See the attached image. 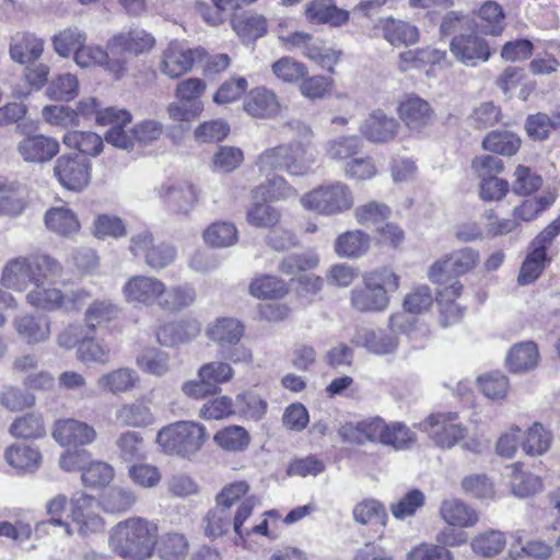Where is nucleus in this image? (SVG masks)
Masks as SVG:
<instances>
[{
    "label": "nucleus",
    "instance_id": "obj_49",
    "mask_svg": "<svg viewBox=\"0 0 560 560\" xmlns=\"http://www.w3.org/2000/svg\"><path fill=\"white\" fill-rule=\"evenodd\" d=\"M113 45L126 51L140 55L150 51L155 45V38L143 30H131L113 38Z\"/></svg>",
    "mask_w": 560,
    "mask_h": 560
},
{
    "label": "nucleus",
    "instance_id": "obj_29",
    "mask_svg": "<svg viewBox=\"0 0 560 560\" xmlns=\"http://www.w3.org/2000/svg\"><path fill=\"white\" fill-rule=\"evenodd\" d=\"M305 18L312 23L340 26L348 22L349 12L337 8L335 0H312L305 7Z\"/></svg>",
    "mask_w": 560,
    "mask_h": 560
},
{
    "label": "nucleus",
    "instance_id": "obj_43",
    "mask_svg": "<svg viewBox=\"0 0 560 560\" xmlns=\"http://www.w3.org/2000/svg\"><path fill=\"white\" fill-rule=\"evenodd\" d=\"M80 92L79 80L75 74L66 72L55 75L48 83L46 96L52 101L69 102Z\"/></svg>",
    "mask_w": 560,
    "mask_h": 560
},
{
    "label": "nucleus",
    "instance_id": "obj_17",
    "mask_svg": "<svg viewBox=\"0 0 560 560\" xmlns=\"http://www.w3.org/2000/svg\"><path fill=\"white\" fill-rule=\"evenodd\" d=\"M397 114L405 126L415 132H420L434 121V110L431 105L417 95H409L402 100Z\"/></svg>",
    "mask_w": 560,
    "mask_h": 560
},
{
    "label": "nucleus",
    "instance_id": "obj_6",
    "mask_svg": "<svg viewBox=\"0 0 560 560\" xmlns=\"http://www.w3.org/2000/svg\"><path fill=\"white\" fill-rule=\"evenodd\" d=\"M419 429L427 432L433 443L443 450H451L468 434V428L459 421L457 412L431 415L419 423Z\"/></svg>",
    "mask_w": 560,
    "mask_h": 560
},
{
    "label": "nucleus",
    "instance_id": "obj_39",
    "mask_svg": "<svg viewBox=\"0 0 560 560\" xmlns=\"http://www.w3.org/2000/svg\"><path fill=\"white\" fill-rule=\"evenodd\" d=\"M45 283H38L28 290L25 295L26 302L31 306L46 312L62 311L63 291L55 287H46Z\"/></svg>",
    "mask_w": 560,
    "mask_h": 560
},
{
    "label": "nucleus",
    "instance_id": "obj_42",
    "mask_svg": "<svg viewBox=\"0 0 560 560\" xmlns=\"http://www.w3.org/2000/svg\"><path fill=\"white\" fill-rule=\"evenodd\" d=\"M137 502V495L131 489L112 487L100 497L98 504L106 513H122L130 510Z\"/></svg>",
    "mask_w": 560,
    "mask_h": 560
},
{
    "label": "nucleus",
    "instance_id": "obj_45",
    "mask_svg": "<svg viewBox=\"0 0 560 560\" xmlns=\"http://www.w3.org/2000/svg\"><path fill=\"white\" fill-rule=\"evenodd\" d=\"M214 443L228 452H243L250 443L248 431L241 425H228L213 436Z\"/></svg>",
    "mask_w": 560,
    "mask_h": 560
},
{
    "label": "nucleus",
    "instance_id": "obj_59",
    "mask_svg": "<svg viewBox=\"0 0 560 560\" xmlns=\"http://www.w3.org/2000/svg\"><path fill=\"white\" fill-rule=\"evenodd\" d=\"M234 31L244 39L253 40L265 35L267 31L266 19L258 14H243L232 22Z\"/></svg>",
    "mask_w": 560,
    "mask_h": 560
},
{
    "label": "nucleus",
    "instance_id": "obj_27",
    "mask_svg": "<svg viewBox=\"0 0 560 560\" xmlns=\"http://www.w3.org/2000/svg\"><path fill=\"white\" fill-rule=\"evenodd\" d=\"M115 417L119 424L131 428H147L155 422L150 401L145 397L122 404L117 409Z\"/></svg>",
    "mask_w": 560,
    "mask_h": 560
},
{
    "label": "nucleus",
    "instance_id": "obj_23",
    "mask_svg": "<svg viewBox=\"0 0 560 560\" xmlns=\"http://www.w3.org/2000/svg\"><path fill=\"white\" fill-rule=\"evenodd\" d=\"M351 341L375 355L393 354L399 345L398 338L393 334L366 327L358 328Z\"/></svg>",
    "mask_w": 560,
    "mask_h": 560
},
{
    "label": "nucleus",
    "instance_id": "obj_53",
    "mask_svg": "<svg viewBox=\"0 0 560 560\" xmlns=\"http://www.w3.org/2000/svg\"><path fill=\"white\" fill-rule=\"evenodd\" d=\"M506 545V537L503 532L489 529L475 536L470 542L475 553L491 558L500 553Z\"/></svg>",
    "mask_w": 560,
    "mask_h": 560
},
{
    "label": "nucleus",
    "instance_id": "obj_8",
    "mask_svg": "<svg viewBox=\"0 0 560 560\" xmlns=\"http://www.w3.org/2000/svg\"><path fill=\"white\" fill-rule=\"evenodd\" d=\"M290 127L296 131L303 141L285 143L288 149L285 156L287 173L291 176H305L311 173L316 160L314 152L307 143L312 137V130L300 121L291 122Z\"/></svg>",
    "mask_w": 560,
    "mask_h": 560
},
{
    "label": "nucleus",
    "instance_id": "obj_14",
    "mask_svg": "<svg viewBox=\"0 0 560 560\" xmlns=\"http://www.w3.org/2000/svg\"><path fill=\"white\" fill-rule=\"evenodd\" d=\"M164 290V282L155 277L133 276L122 285V295L130 304L158 305Z\"/></svg>",
    "mask_w": 560,
    "mask_h": 560
},
{
    "label": "nucleus",
    "instance_id": "obj_25",
    "mask_svg": "<svg viewBox=\"0 0 560 560\" xmlns=\"http://www.w3.org/2000/svg\"><path fill=\"white\" fill-rule=\"evenodd\" d=\"M503 478L511 488V492L518 498H527L542 490V480L522 469L521 463L509 465L504 469Z\"/></svg>",
    "mask_w": 560,
    "mask_h": 560
},
{
    "label": "nucleus",
    "instance_id": "obj_47",
    "mask_svg": "<svg viewBox=\"0 0 560 560\" xmlns=\"http://www.w3.org/2000/svg\"><path fill=\"white\" fill-rule=\"evenodd\" d=\"M199 332L200 325L196 320H191L166 326L156 332V337L161 345L172 347L178 342L192 340Z\"/></svg>",
    "mask_w": 560,
    "mask_h": 560
},
{
    "label": "nucleus",
    "instance_id": "obj_24",
    "mask_svg": "<svg viewBox=\"0 0 560 560\" xmlns=\"http://www.w3.org/2000/svg\"><path fill=\"white\" fill-rule=\"evenodd\" d=\"M140 382L138 372L131 368H118L101 374L96 387L103 394L120 395L137 388Z\"/></svg>",
    "mask_w": 560,
    "mask_h": 560
},
{
    "label": "nucleus",
    "instance_id": "obj_4",
    "mask_svg": "<svg viewBox=\"0 0 560 560\" xmlns=\"http://www.w3.org/2000/svg\"><path fill=\"white\" fill-rule=\"evenodd\" d=\"M303 209L324 217H334L351 210L354 195L350 186L336 180L318 185L300 198Z\"/></svg>",
    "mask_w": 560,
    "mask_h": 560
},
{
    "label": "nucleus",
    "instance_id": "obj_7",
    "mask_svg": "<svg viewBox=\"0 0 560 560\" xmlns=\"http://www.w3.org/2000/svg\"><path fill=\"white\" fill-rule=\"evenodd\" d=\"M205 54L201 47H190L184 42L173 40L162 51L158 69L172 80L178 79L190 72L195 63L203 59Z\"/></svg>",
    "mask_w": 560,
    "mask_h": 560
},
{
    "label": "nucleus",
    "instance_id": "obj_44",
    "mask_svg": "<svg viewBox=\"0 0 560 560\" xmlns=\"http://www.w3.org/2000/svg\"><path fill=\"white\" fill-rule=\"evenodd\" d=\"M62 142L70 149L92 156L98 155L104 148L102 137L92 131H69L63 136Z\"/></svg>",
    "mask_w": 560,
    "mask_h": 560
},
{
    "label": "nucleus",
    "instance_id": "obj_48",
    "mask_svg": "<svg viewBox=\"0 0 560 560\" xmlns=\"http://www.w3.org/2000/svg\"><path fill=\"white\" fill-rule=\"evenodd\" d=\"M520 145L521 139L509 130L491 131L482 140V148L486 151L508 156L515 154Z\"/></svg>",
    "mask_w": 560,
    "mask_h": 560
},
{
    "label": "nucleus",
    "instance_id": "obj_16",
    "mask_svg": "<svg viewBox=\"0 0 560 560\" xmlns=\"http://www.w3.org/2000/svg\"><path fill=\"white\" fill-rule=\"evenodd\" d=\"M30 189L18 179H0V217L18 218L28 206Z\"/></svg>",
    "mask_w": 560,
    "mask_h": 560
},
{
    "label": "nucleus",
    "instance_id": "obj_52",
    "mask_svg": "<svg viewBox=\"0 0 560 560\" xmlns=\"http://www.w3.org/2000/svg\"><path fill=\"white\" fill-rule=\"evenodd\" d=\"M234 369L231 364L223 361H211L202 364L197 373L198 377L203 380L209 387L217 394L220 390L219 385L229 383L234 376Z\"/></svg>",
    "mask_w": 560,
    "mask_h": 560
},
{
    "label": "nucleus",
    "instance_id": "obj_5",
    "mask_svg": "<svg viewBox=\"0 0 560 560\" xmlns=\"http://www.w3.org/2000/svg\"><path fill=\"white\" fill-rule=\"evenodd\" d=\"M207 440L203 424L195 421H178L161 429L156 442L171 455L191 457L197 454Z\"/></svg>",
    "mask_w": 560,
    "mask_h": 560
},
{
    "label": "nucleus",
    "instance_id": "obj_33",
    "mask_svg": "<svg viewBox=\"0 0 560 560\" xmlns=\"http://www.w3.org/2000/svg\"><path fill=\"white\" fill-rule=\"evenodd\" d=\"M244 110L255 118H270L279 110V102L273 92L258 88L249 92L244 101Z\"/></svg>",
    "mask_w": 560,
    "mask_h": 560
},
{
    "label": "nucleus",
    "instance_id": "obj_56",
    "mask_svg": "<svg viewBox=\"0 0 560 560\" xmlns=\"http://www.w3.org/2000/svg\"><path fill=\"white\" fill-rule=\"evenodd\" d=\"M480 27L488 35L499 36L505 27V15L501 5L494 1L485 2L478 12Z\"/></svg>",
    "mask_w": 560,
    "mask_h": 560
},
{
    "label": "nucleus",
    "instance_id": "obj_31",
    "mask_svg": "<svg viewBox=\"0 0 560 560\" xmlns=\"http://www.w3.org/2000/svg\"><path fill=\"white\" fill-rule=\"evenodd\" d=\"M384 38L393 46H409L418 43L419 31L415 25L394 18L380 20Z\"/></svg>",
    "mask_w": 560,
    "mask_h": 560
},
{
    "label": "nucleus",
    "instance_id": "obj_62",
    "mask_svg": "<svg viewBox=\"0 0 560 560\" xmlns=\"http://www.w3.org/2000/svg\"><path fill=\"white\" fill-rule=\"evenodd\" d=\"M288 149L285 144H280L269 148L261 152L256 161L259 173L267 177L276 171L287 172V156Z\"/></svg>",
    "mask_w": 560,
    "mask_h": 560
},
{
    "label": "nucleus",
    "instance_id": "obj_41",
    "mask_svg": "<svg viewBox=\"0 0 560 560\" xmlns=\"http://www.w3.org/2000/svg\"><path fill=\"white\" fill-rule=\"evenodd\" d=\"M112 350L103 339L85 336L77 348V358L82 363L105 365L110 361Z\"/></svg>",
    "mask_w": 560,
    "mask_h": 560
},
{
    "label": "nucleus",
    "instance_id": "obj_1",
    "mask_svg": "<svg viewBox=\"0 0 560 560\" xmlns=\"http://www.w3.org/2000/svg\"><path fill=\"white\" fill-rule=\"evenodd\" d=\"M158 526L143 517H128L108 533V547L124 560H145L158 544Z\"/></svg>",
    "mask_w": 560,
    "mask_h": 560
},
{
    "label": "nucleus",
    "instance_id": "obj_3",
    "mask_svg": "<svg viewBox=\"0 0 560 560\" xmlns=\"http://www.w3.org/2000/svg\"><path fill=\"white\" fill-rule=\"evenodd\" d=\"M399 288V277L388 267L362 276V283L350 292V305L361 313H378L389 305V292Z\"/></svg>",
    "mask_w": 560,
    "mask_h": 560
},
{
    "label": "nucleus",
    "instance_id": "obj_34",
    "mask_svg": "<svg viewBox=\"0 0 560 560\" xmlns=\"http://www.w3.org/2000/svg\"><path fill=\"white\" fill-rule=\"evenodd\" d=\"M440 515L453 527H471L478 522L477 512L459 499L444 500L440 506Z\"/></svg>",
    "mask_w": 560,
    "mask_h": 560
},
{
    "label": "nucleus",
    "instance_id": "obj_54",
    "mask_svg": "<svg viewBox=\"0 0 560 560\" xmlns=\"http://www.w3.org/2000/svg\"><path fill=\"white\" fill-rule=\"evenodd\" d=\"M86 42V34L78 27H68L51 38V44L56 54L62 58H68L71 54L80 49Z\"/></svg>",
    "mask_w": 560,
    "mask_h": 560
},
{
    "label": "nucleus",
    "instance_id": "obj_11",
    "mask_svg": "<svg viewBox=\"0 0 560 560\" xmlns=\"http://www.w3.org/2000/svg\"><path fill=\"white\" fill-rule=\"evenodd\" d=\"M160 199L168 209L177 214L189 215L196 207L200 190L189 182H165L155 188Z\"/></svg>",
    "mask_w": 560,
    "mask_h": 560
},
{
    "label": "nucleus",
    "instance_id": "obj_38",
    "mask_svg": "<svg viewBox=\"0 0 560 560\" xmlns=\"http://www.w3.org/2000/svg\"><path fill=\"white\" fill-rule=\"evenodd\" d=\"M370 236L360 231L353 230L340 234L335 241V253L341 258H359L370 248Z\"/></svg>",
    "mask_w": 560,
    "mask_h": 560
},
{
    "label": "nucleus",
    "instance_id": "obj_32",
    "mask_svg": "<svg viewBox=\"0 0 560 560\" xmlns=\"http://www.w3.org/2000/svg\"><path fill=\"white\" fill-rule=\"evenodd\" d=\"M4 459L19 474L33 472L39 468L42 455L33 446L16 443L5 450Z\"/></svg>",
    "mask_w": 560,
    "mask_h": 560
},
{
    "label": "nucleus",
    "instance_id": "obj_15",
    "mask_svg": "<svg viewBox=\"0 0 560 560\" xmlns=\"http://www.w3.org/2000/svg\"><path fill=\"white\" fill-rule=\"evenodd\" d=\"M54 174L69 190L80 191L90 182V166L78 156L63 154L55 163Z\"/></svg>",
    "mask_w": 560,
    "mask_h": 560
},
{
    "label": "nucleus",
    "instance_id": "obj_63",
    "mask_svg": "<svg viewBox=\"0 0 560 560\" xmlns=\"http://www.w3.org/2000/svg\"><path fill=\"white\" fill-rule=\"evenodd\" d=\"M114 479V468L103 460L90 459L81 476L82 483L89 488L102 487Z\"/></svg>",
    "mask_w": 560,
    "mask_h": 560
},
{
    "label": "nucleus",
    "instance_id": "obj_10",
    "mask_svg": "<svg viewBox=\"0 0 560 560\" xmlns=\"http://www.w3.org/2000/svg\"><path fill=\"white\" fill-rule=\"evenodd\" d=\"M433 303L431 289L427 284L413 288L404 299L405 312L393 314L388 320L392 331L409 334L416 319L411 314H420L428 311Z\"/></svg>",
    "mask_w": 560,
    "mask_h": 560
},
{
    "label": "nucleus",
    "instance_id": "obj_40",
    "mask_svg": "<svg viewBox=\"0 0 560 560\" xmlns=\"http://www.w3.org/2000/svg\"><path fill=\"white\" fill-rule=\"evenodd\" d=\"M257 504H259L258 497L248 495L241 502L234 514L233 529L242 541L252 534L267 535L268 524L266 520L250 528H243V523L252 515Z\"/></svg>",
    "mask_w": 560,
    "mask_h": 560
},
{
    "label": "nucleus",
    "instance_id": "obj_55",
    "mask_svg": "<svg viewBox=\"0 0 560 560\" xmlns=\"http://www.w3.org/2000/svg\"><path fill=\"white\" fill-rule=\"evenodd\" d=\"M280 220V210L266 201H256L252 203L246 211L247 223L255 228L272 229Z\"/></svg>",
    "mask_w": 560,
    "mask_h": 560
},
{
    "label": "nucleus",
    "instance_id": "obj_21",
    "mask_svg": "<svg viewBox=\"0 0 560 560\" xmlns=\"http://www.w3.org/2000/svg\"><path fill=\"white\" fill-rule=\"evenodd\" d=\"M45 40L34 33L16 32L10 37L9 55L19 65L34 63L43 56Z\"/></svg>",
    "mask_w": 560,
    "mask_h": 560
},
{
    "label": "nucleus",
    "instance_id": "obj_28",
    "mask_svg": "<svg viewBox=\"0 0 560 560\" xmlns=\"http://www.w3.org/2000/svg\"><path fill=\"white\" fill-rule=\"evenodd\" d=\"M13 326L19 337L27 343L44 342L50 336V320L43 315L16 316Z\"/></svg>",
    "mask_w": 560,
    "mask_h": 560
},
{
    "label": "nucleus",
    "instance_id": "obj_61",
    "mask_svg": "<svg viewBox=\"0 0 560 560\" xmlns=\"http://www.w3.org/2000/svg\"><path fill=\"white\" fill-rule=\"evenodd\" d=\"M249 292L258 299H280L287 294V288L277 277L260 276L250 282Z\"/></svg>",
    "mask_w": 560,
    "mask_h": 560
},
{
    "label": "nucleus",
    "instance_id": "obj_30",
    "mask_svg": "<svg viewBox=\"0 0 560 560\" xmlns=\"http://www.w3.org/2000/svg\"><path fill=\"white\" fill-rule=\"evenodd\" d=\"M210 340L221 347H230L238 343L244 336L243 324L232 317H221L208 325L206 330Z\"/></svg>",
    "mask_w": 560,
    "mask_h": 560
},
{
    "label": "nucleus",
    "instance_id": "obj_26",
    "mask_svg": "<svg viewBox=\"0 0 560 560\" xmlns=\"http://www.w3.org/2000/svg\"><path fill=\"white\" fill-rule=\"evenodd\" d=\"M540 361L538 347L533 341L515 343L505 357L508 370L513 374H525L535 370Z\"/></svg>",
    "mask_w": 560,
    "mask_h": 560
},
{
    "label": "nucleus",
    "instance_id": "obj_37",
    "mask_svg": "<svg viewBox=\"0 0 560 560\" xmlns=\"http://www.w3.org/2000/svg\"><path fill=\"white\" fill-rule=\"evenodd\" d=\"M195 300L196 291L191 285L185 283L168 288L164 283V290L161 294L158 306L163 311L176 313L192 305Z\"/></svg>",
    "mask_w": 560,
    "mask_h": 560
},
{
    "label": "nucleus",
    "instance_id": "obj_36",
    "mask_svg": "<svg viewBox=\"0 0 560 560\" xmlns=\"http://www.w3.org/2000/svg\"><path fill=\"white\" fill-rule=\"evenodd\" d=\"M296 196L298 190L284 177L279 175H272L252 190L253 199L262 201L288 200Z\"/></svg>",
    "mask_w": 560,
    "mask_h": 560
},
{
    "label": "nucleus",
    "instance_id": "obj_50",
    "mask_svg": "<svg viewBox=\"0 0 560 560\" xmlns=\"http://www.w3.org/2000/svg\"><path fill=\"white\" fill-rule=\"evenodd\" d=\"M119 308L109 300H95L84 313L86 327L94 332L97 326L110 323L117 318Z\"/></svg>",
    "mask_w": 560,
    "mask_h": 560
},
{
    "label": "nucleus",
    "instance_id": "obj_64",
    "mask_svg": "<svg viewBox=\"0 0 560 560\" xmlns=\"http://www.w3.org/2000/svg\"><path fill=\"white\" fill-rule=\"evenodd\" d=\"M10 433L15 438L36 439L45 434V427L40 416L27 413L13 421Z\"/></svg>",
    "mask_w": 560,
    "mask_h": 560
},
{
    "label": "nucleus",
    "instance_id": "obj_60",
    "mask_svg": "<svg viewBox=\"0 0 560 560\" xmlns=\"http://www.w3.org/2000/svg\"><path fill=\"white\" fill-rule=\"evenodd\" d=\"M532 252L526 256L522 264L517 282L526 285L535 281L541 273L547 259L546 252L537 246H532Z\"/></svg>",
    "mask_w": 560,
    "mask_h": 560
},
{
    "label": "nucleus",
    "instance_id": "obj_46",
    "mask_svg": "<svg viewBox=\"0 0 560 560\" xmlns=\"http://www.w3.org/2000/svg\"><path fill=\"white\" fill-rule=\"evenodd\" d=\"M203 241L211 247L224 248L236 244L238 233L231 222L218 221L210 224L202 233Z\"/></svg>",
    "mask_w": 560,
    "mask_h": 560
},
{
    "label": "nucleus",
    "instance_id": "obj_20",
    "mask_svg": "<svg viewBox=\"0 0 560 560\" xmlns=\"http://www.w3.org/2000/svg\"><path fill=\"white\" fill-rule=\"evenodd\" d=\"M71 518L78 525L82 535L97 532L103 528V518L95 513V499L92 495L80 492L75 493L70 501Z\"/></svg>",
    "mask_w": 560,
    "mask_h": 560
},
{
    "label": "nucleus",
    "instance_id": "obj_13",
    "mask_svg": "<svg viewBox=\"0 0 560 560\" xmlns=\"http://www.w3.org/2000/svg\"><path fill=\"white\" fill-rule=\"evenodd\" d=\"M16 153L27 164H44L51 161L60 150L59 141L42 133L25 135L15 147Z\"/></svg>",
    "mask_w": 560,
    "mask_h": 560
},
{
    "label": "nucleus",
    "instance_id": "obj_35",
    "mask_svg": "<svg viewBox=\"0 0 560 560\" xmlns=\"http://www.w3.org/2000/svg\"><path fill=\"white\" fill-rule=\"evenodd\" d=\"M45 224L49 231L65 237H72L81 228L77 214L67 207H54L47 210Z\"/></svg>",
    "mask_w": 560,
    "mask_h": 560
},
{
    "label": "nucleus",
    "instance_id": "obj_58",
    "mask_svg": "<svg viewBox=\"0 0 560 560\" xmlns=\"http://www.w3.org/2000/svg\"><path fill=\"white\" fill-rule=\"evenodd\" d=\"M384 431L386 432L383 435L382 444L392 446L397 451L407 450L417 441L415 432L402 422L386 423Z\"/></svg>",
    "mask_w": 560,
    "mask_h": 560
},
{
    "label": "nucleus",
    "instance_id": "obj_9",
    "mask_svg": "<svg viewBox=\"0 0 560 560\" xmlns=\"http://www.w3.org/2000/svg\"><path fill=\"white\" fill-rule=\"evenodd\" d=\"M450 51L466 67H477L487 62L493 54L488 40L475 32L454 36L450 42Z\"/></svg>",
    "mask_w": 560,
    "mask_h": 560
},
{
    "label": "nucleus",
    "instance_id": "obj_51",
    "mask_svg": "<svg viewBox=\"0 0 560 560\" xmlns=\"http://www.w3.org/2000/svg\"><path fill=\"white\" fill-rule=\"evenodd\" d=\"M552 434L539 422L533 423L525 432V439L521 443L523 451L530 456L545 454L551 446Z\"/></svg>",
    "mask_w": 560,
    "mask_h": 560
},
{
    "label": "nucleus",
    "instance_id": "obj_19",
    "mask_svg": "<svg viewBox=\"0 0 560 560\" xmlns=\"http://www.w3.org/2000/svg\"><path fill=\"white\" fill-rule=\"evenodd\" d=\"M399 122L384 110H373L361 124L360 132L374 143L389 142L398 133Z\"/></svg>",
    "mask_w": 560,
    "mask_h": 560
},
{
    "label": "nucleus",
    "instance_id": "obj_18",
    "mask_svg": "<svg viewBox=\"0 0 560 560\" xmlns=\"http://www.w3.org/2000/svg\"><path fill=\"white\" fill-rule=\"evenodd\" d=\"M52 438L61 446H84L96 439L95 429L75 419H61L56 421Z\"/></svg>",
    "mask_w": 560,
    "mask_h": 560
},
{
    "label": "nucleus",
    "instance_id": "obj_22",
    "mask_svg": "<svg viewBox=\"0 0 560 560\" xmlns=\"http://www.w3.org/2000/svg\"><path fill=\"white\" fill-rule=\"evenodd\" d=\"M386 422L378 417L370 418L358 423H346L338 430L343 442L362 445L366 442H383Z\"/></svg>",
    "mask_w": 560,
    "mask_h": 560
},
{
    "label": "nucleus",
    "instance_id": "obj_57",
    "mask_svg": "<svg viewBox=\"0 0 560 560\" xmlns=\"http://www.w3.org/2000/svg\"><path fill=\"white\" fill-rule=\"evenodd\" d=\"M138 368L144 373L162 377L171 370L170 355L158 350H148L136 360Z\"/></svg>",
    "mask_w": 560,
    "mask_h": 560
},
{
    "label": "nucleus",
    "instance_id": "obj_2",
    "mask_svg": "<svg viewBox=\"0 0 560 560\" xmlns=\"http://www.w3.org/2000/svg\"><path fill=\"white\" fill-rule=\"evenodd\" d=\"M62 265L49 255L18 256L1 269L0 284L15 292H26L42 282L61 277Z\"/></svg>",
    "mask_w": 560,
    "mask_h": 560
},
{
    "label": "nucleus",
    "instance_id": "obj_12",
    "mask_svg": "<svg viewBox=\"0 0 560 560\" xmlns=\"http://www.w3.org/2000/svg\"><path fill=\"white\" fill-rule=\"evenodd\" d=\"M478 250L471 247L451 253L445 259L436 260L429 270V279L434 283H442L446 275L462 276L474 269L479 262Z\"/></svg>",
    "mask_w": 560,
    "mask_h": 560
}]
</instances>
